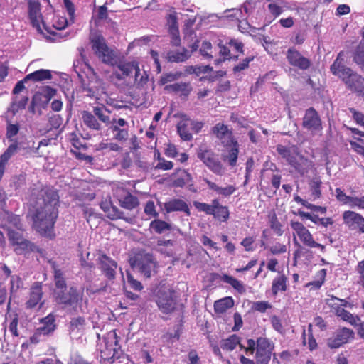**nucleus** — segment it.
<instances>
[{
	"instance_id": "nucleus-29",
	"label": "nucleus",
	"mask_w": 364,
	"mask_h": 364,
	"mask_svg": "<svg viewBox=\"0 0 364 364\" xmlns=\"http://www.w3.org/2000/svg\"><path fill=\"white\" fill-rule=\"evenodd\" d=\"M55 316L53 314H48L41 320L42 326L38 328L44 336H48L55 330L56 325L55 324Z\"/></svg>"
},
{
	"instance_id": "nucleus-51",
	"label": "nucleus",
	"mask_w": 364,
	"mask_h": 364,
	"mask_svg": "<svg viewBox=\"0 0 364 364\" xmlns=\"http://www.w3.org/2000/svg\"><path fill=\"white\" fill-rule=\"evenodd\" d=\"M230 147H231V149L229 150L226 158L228 160L230 166H235L237 164L239 153V144L237 141L236 140L232 142V146Z\"/></svg>"
},
{
	"instance_id": "nucleus-54",
	"label": "nucleus",
	"mask_w": 364,
	"mask_h": 364,
	"mask_svg": "<svg viewBox=\"0 0 364 364\" xmlns=\"http://www.w3.org/2000/svg\"><path fill=\"white\" fill-rule=\"evenodd\" d=\"M193 205L198 211L204 212L207 215L214 214V204L213 203V202L211 203V204H208L205 203L194 201Z\"/></svg>"
},
{
	"instance_id": "nucleus-38",
	"label": "nucleus",
	"mask_w": 364,
	"mask_h": 364,
	"mask_svg": "<svg viewBox=\"0 0 364 364\" xmlns=\"http://www.w3.org/2000/svg\"><path fill=\"white\" fill-rule=\"evenodd\" d=\"M51 77L52 75L50 70L41 69L27 75L24 78V80L27 81L31 80L34 82H39L45 80H49Z\"/></svg>"
},
{
	"instance_id": "nucleus-39",
	"label": "nucleus",
	"mask_w": 364,
	"mask_h": 364,
	"mask_svg": "<svg viewBox=\"0 0 364 364\" xmlns=\"http://www.w3.org/2000/svg\"><path fill=\"white\" fill-rule=\"evenodd\" d=\"M214 204V214L213 215L219 220L226 221L229 218V211L226 206L220 204L218 199L213 200Z\"/></svg>"
},
{
	"instance_id": "nucleus-50",
	"label": "nucleus",
	"mask_w": 364,
	"mask_h": 364,
	"mask_svg": "<svg viewBox=\"0 0 364 364\" xmlns=\"http://www.w3.org/2000/svg\"><path fill=\"white\" fill-rule=\"evenodd\" d=\"M326 269H322L316 274V279L308 283L307 286L310 287L311 289H318L323 285L325 282L326 277Z\"/></svg>"
},
{
	"instance_id": "nucleus-13",
	"label": "nucleus",
	"mask_w": 364,
	"mask_h": 364,
	"mask_svg": "<svg viewBox=\"0 0 364 364\" xmlns=\"http://www.w3.org/2000/svg\"><path fill=\"white\" fill-rule=\"evenodd\" d=\"M97 263L102 272L107 279L112 280L115 278L116 269L117 268L116 261L105 254H100L97 258Z\"/></svg>"
},
{
	"instance_id": "nucleus-55",
	"label": "nucleus",
	"mask_w": 364,
	"mask_h": 364,
	"mask_svg": "<svg viewBox=\"0 0 364 364\" xmlns=\"http://www.w3.org/2000/svg\"><path fill=\"white\" fill-rule=\"evenodd\" d=\"M19 128L20 127L18 124H13L9 123L6 125V136L10 142L14 143V141H17L16 140H15L14 139V137L18 134V133L19 132Z\"/></svg>"
},
{
	"instance_id": "nucleus-4",
	"label": "nucleus",
	"mask_w": 364,
	"mask_h": 364,
	"mask_svg": "<svg viewBox=\"0 0 364 364\" xmlns=\"http://www.w3.org/2000/svg\"><path fill=\"white\" fill-rule=\"evenodd\" d=\"M274 344L267 338L259 337L255 341L253 339L247 341L246 352L253 354L255 352V360L257 364H268L270 359Z\"/></svg>"
},
{
	"instance_id": "nucleus-40",
	"label": "nucleus",
	"mask_w": 364,
	"mask_h": 364,
	"mask_svg": "<svg viewBox=\"0 0 364 364\" xmlns=\"http://www.w3.org/2000/svg\"><path fill=\"white\" fill-rule=\"evenodd\" d=\"M240 338L235 334L231 335L226 339H223L220 341V348L223 350L232 351L236 346L240 344Z\"/></svg>"
},
{
	"instance_id": "nucleus-59",
	"label": "nucleus",
	"mask_w": 364,
	"mask_h": 364,
	"mask_svg": "<svg viewBox=\"0 0 364 364\" xmlns=\"http://www.w3.org/2000/svg\"><path fill=\"white\" fill-rule=\"evenodd\" d=\"M144 213L149 216V218H158L159 213L156 210L155 205L153 200L146 202L144 207Z\"/></svg>"
},
{
	"instance_id": "nucleus-14",
	"label": "nucleus",
	"mask_w": 364,
	"mask_h": 364,
	"mask_svg": "<svg viewBox=\"0 0 364 364\" xmlns=\"http://www.w3.org/2000/svg\"><path fill=\"white\" fill-rule=\"evenodd\" d=\"M302 125L305 129L311 132L321 130V120L318 112L314 108H309L306 111Z\"/></svg>"
},
{
	"instance_id": "nucleus-10",
	"label": "nucleus",
	"mask_w": 364,
	"mask_h": 364,
	"mask_svg": "<svg viewBox=\"0 0 364 364\" xmlns=\"http://www.w3.org/2000/svg\"><path fill=\"white\" fill-rule=\"evenodd\" d=\"M114 196L123 208L131 210L139 205L137 197L131 194L126 188L122 187L116 188Z\"/></svg>"
},
{
	"instance_id": "nucleus-52",
	"label": "nucleus",
	"mask_w": 364,
	"mask_h": 364,
	"mask_svg": "<svg viewBox=\"0 0 364 364\" xmlns=\"http://www.w3.org/2000/svg\"><path fill=\"white\" fill-rule=\"evenodd\" d=\"M294 200L297 202L298 203H301L302 205L305 206L306 208L314 210L316 212H321V213L325 214L327 211V209L326 207L318 206L314 204H311L306 200L302 199L299 196H296L294 197Z\"/></svg>"
},
{
	"instance_id": "nucleus-11",
	"label": "nucleus",
	"mask_w": 364,
	"mask_h": 364,
	"mask_svg": "<svg viewBox=\"0 0 364 364\" xmlns=\"http://www.w3.org/2000/svg\"><path fill=\"white\" fill-rule=\"evenodd\" d=\"M28 16L31 23L33 28L38 32L42 33L41 24L45 27L44 22L43 21L42 14L41 13V4L39 0H28Z\"/></svg>"
},
{
	"instance_id": "nucleus-30",
	"label": "nucleus",
	"mask_w": 364,
	"mask_h": 364,
	"mask_svg": "<svg viewBox=\"0 0 364 364\" xmlns=\"http://www.w3.org/2000/svg\"><path fill=\"white\" fill-rule=\"evenodd\" d=\"M82 119L85 125L89 129L95 131H100L102 129V126L93 112L83 111L82 112Z\"/></svg>"
},
{
	"instance_id": "nucleus-23",
	"label": "nucleus",
	"mask_w": 364,
	"mask_h": 364,
	"mask_svg": "<svg viewBox=\"0 0 364 364\" xmlns=\"http://www.w3.org/2000/svg\"><path fill=\"white\" fill-rule=\"evenodd\" d=\"M191 51L185 48L176 50H169L166 53V59L171 63H183L186 61L191 56Z\"/></svg>"
},
{
	"instance_id": "nucleus-5",
	"label": "nucleus",
	"mask_w": 364,
	"mask_h": 364,
	"mask_svg": "<svg viewBox=\"0 0 364 364\" xmlns=\"http://www.w3.org/2000/svg\"><path fill=\"white\" fill-rule=\"evenodd\" d=\"M90 39L92 50L100 60L112 66L117 64L116 52L107 46L105 39L101 35L92 36Z\"/></svg>"
},
{
	"instance_id": "nucleus-31",
	"label": "nucleus",
	"mask_w": 364,
	"mask_h": 364,
	"mask_svg": "<svg viewBox=\"0 0 364 364\" xmlns=\"http://www.w3.org/2000/svg\"><path fill=\"white\" fill-rule=\"evenodd\" d=\"M288 279L284 274H279L275 277L272 284V292L274 296L277 295L279 291H285L287 289Z\"/></svg>"
},
{
	"instance_id": "nucleus-49",
	"label": "nucleus",
	"mask_w": 364,
	"mask_h": 364,
	"mask_svg": "<svg viewBox=\"0 0 364 364\" xmlns=\"http://www.w3.org/2000/svg\"><path fill=\"white\" fill-rule=\"evenodd\" d=\"M339 314L337 316L341 318L343 321H346L351 324L352 326H356L358 324V322L360 321V318L358 316H354L349 311L344 309L338 310Z\"/></svg>"
},
{
	"instance_id": "nucleus-47",
	"label": "nucleus",
	"mask_w": 364,
	"mask_h": 364,
	"mask_svg": "<svg viewBox=\"0 0 364 364\" xmlns=\"http://www.w3.org/2000/svg\"><path fill=\"white\" fill-rule=\"evenodd\" d=\"M222 280L224 282L231 285L239 293L243 294L245 292V288L242 282L235 279V277L227 274H224L222 277Z\"/></svg>"
},
{
	"instance_id": "nucleus-15",
	"label": "nucleus",
	"mask_w": 364,
	"mask_h": 364,
	"mask_svg": "<svg viewBox=\"0 0 364 364\" xmlns=\"http://www.w3.org/2000/svg\"><path fill=\"white\" fill-rule=\"evenodd\" d=\"M212 132L216 136V137L220 141L221 144L225 147L232 146V142L236 141L233 136L232 130L229 129L228 127L223 124H216L212 128Z\"/></svg>"
},
{
	"instance_id": "nucleus-33",
	"label": "nucleus",
	"mask_w": 364,
	"mask_h": 364,
	"mask_svg": "<svg viewBox=\"0 0 364 364\" xmlns=\"http://www.w3.org/2000/svg\"><path fill=\"white\" fill-rule=\"evenodd\" d=\"M49 262L54 272V279L58 291L68 290V289H67L66 282L63 277L62 271L58 268L55 262L50 261Z\"/></svg>"
},
{
	"instance_id": "nucleus-46",
	"label": "nucleus",
	"mask_w": 364,
	"mask_h": 364,
	"mask_svg": "<svg viewBox=\"0 0 364 364\" xmlns=\"http://www.w3.org/2000/svg\"><path fill=\"white\" fill-rule=\"evenodd\" d=\"M189 122L187 120L181 121L177 124V132L183 141H190L193 136L188 129Z\"/></svg>"
},
{
	"instance_id": "nucleus-27",
	"label": "nucleus",
	"mask_w": 364,
	"mask_h": 364,
	"mask_svg": "<svg viewBox=\"0 0 364 364\" xmlns=\"http://www.w3.org/2000/svg\"><path fill=\"white\" fill-rule=\"evenodd\" d=\"M164 208L167 213L182 211L187 215H191L188 204L181 199H172L164 203Z\"/></svg>"
},
{
	"instance_id": "nucleus-6",
	"label": "nucleus",
	"mask_w": 364,
	"mask_h": 364,
	"mask_svg": "<svg viewBox=\"0 0 364 364\" xmlns=\"http://www.w3.org/2000/svg\"><path fill=\"white\" fill-rule=\"evenodd\" d=\"M8 237L13 246H16L15 251L18 255L31 252H39V248L23 237V230L8 228Z\"/></svg>"
},
{
	"instance_id": "nucleus-57",
	"label": "nucleus",
	"mask_w": 364,
	"mask_h": 364,
	"mask_svg": "<svg viewBox=\"0 0 364 364\" xmlns=\"http://www.w3.org/2000/svg\"><path fill=\"white\" fill-rule=\"evenodd\" d=\"M269 223L271 228L278 235L280 236L283 234V230H282V225L280 222L278 220L275 213H273L272 215H269Z\"/></svg>"
},
{
	"instance_id": "nucleus-16",
	"label": "nucleus",
	"mask_w": 364,
	"mask_h": 364,
	"mask_svg": "<svg viewBox=\"0 0 364 364\" xmlns=\"http://www.w3.org/2000/svg\"><path fill=\"white\" fill-rule=\"evenodd\" d=\"M290 225L303 245L313 248L316 241L310 231L301 223L298 221H291Z\"/></svg>"
},
{
	"instance_id": "nucleus-8",
	"label": "nucleus",
	"mask_w": 364,
	"mask_h": 364,
	"mask_svg": "<svg viewBox=\"0 0 364 364\" xmlns=\"http://www.w3.org/2000/svg\"><path fill=\"white\" fill-rule=\"evenodd\" d=\"M353 338V331L343 327L336 331L332 336L327 339V346L331 349L338 348Z\"/></svg>"
},
{
	"instance_id": "nucleus-18",
	"label": "nucleus",
	"mask_w": 364,
	"mask_h": 364,
	"mask_svg": "<svg viewBox=\"0 0 364 364\" xmlns=\"http://www.w3.org/2000/svg\"><path fill=\"white\" fill-rule=\"evenodd\" d=\"M156 267V262L151 254H144L137 260V267L144 277L149 278L151 276Z\"/></svg>"
},
{
	"instance_id": "nucleus-22",
	"label": "nucleus",
	"mask_w": 364,
	"mask_h": 364,
	"mask_svg": "<svg viewBox=\"0 0 364 364\" xmlns=\"http://www.w3.org/2000/svg\"><path fill=\"white\" fill-rule=\"evenodd\" d=\"M277 151L286 159L289 165H292L297 156L299 155L298 149L295 146L287 147L281 144L277 146Z\"/></svg>"
},
{
	"instance_id": "nucleus-17",
	"label": "nucleus",
	"mask_w": 364,
	"mask_h": 364,
	"mask_svg": "<svg viewBox=\"0 0 364 364\" xmlns=\"http://www.w3.org/2000/svg\"><path fill=\"white\" fill-rule=\"evenodd\" d=\"M343 219L350 229H358L361 233H364V218L360 214L347 210L343 213Z\"/></svg>"
},
{
	"instance_id": "nucleus-24",
	"label": "nucleus",
	"mask_w": 364,
	"mask_h": 364,
	"mask_svg": "<svg viewBox=\"0 0 364 364\" xmlns=\"http://www.w3.org/2000/svg\"><path fill=\"white\" fill-rule=\"evenodd\" d=\"M43 296L42 286L36 282L31 288L28 300L26 303V308H34L41 300Z\"/></svg>"
},
{
	"instance_id": "nucleus-28",
	"label": "nucleus",
	"mask_w": 364,
	"mask_h": 364,
	"mask_svg": "<svg viewBox=\"0 0 364 364\" xmlns=\"http://www.w3.org/2000/svg\"><path fill=\"white\" fill-rule=\"evenodd\" d=\"M325 304L331 309V311L338 316L339 314L338 310H342L343 307H346L348 302L344 299L328 295V297L325 299Z\"/></svg>"
},
{
	"instance_id": "nucleus-12",
	"label": "nucleus",
	"mask_w": 364,
	"mask_h": 364,
	"mask_svg": "<svg viewBox=\"0 0 364 364\" xmlns=\"http://www.w3.org/2000/svg\"><path fill=\"white\" fill-rule=\"evenodd\" d=\"M287 59L289 63L301 70H306L311 66V60L303 56L299 51L294 48H290L287 52Z\"/></svg>"
},
{
	"instance_id": "nucleus-34",
	"label": "nucleus",
	"mask_w": 364,
	"mask_h": 364,
	"mask_svg": "<svg viewBox=\"0 0 364 364\" xmlns=\"http://www.w3.org/2000/svg\"><path fill=\"white\" fill-rule=\"evenodd\" d=\"M92 112L100 122L105 124L107 126L111 124L112 122L109 116L111 112L105 106L94 107Z\"/></svg>"
},
{
	"instance_id": "nucleus-44",
	"label": "nucleus",
	"mask_w": 364,
	"mask_h": 364,
	"mask_svg": "<svg viewBox=\"0 0 364 364\" xmlns=\"http://www.w3.org/2000/svg\"><path fill=\"white\" fill-rule=\"evenodd\" d=\"M166 90H172L174 92H181L183 95L187 96L191 91V87L189 83L177 82L166 86Z\"/></svg>"
},
{
	"instance_id": "nucleus-63",
	"label": "nucleus",
	"mask_w": 364,
	"mask_h": 364,
	"mask_svg": "<svg viewBox=\"0 0 364 364\" xmlns=\"http://www.w3.org/2000/svg\"><path fill=\"white\" fill-rule=\"evenodd\" d=\"M187 364H200V358L195 350H191L187 355Z\"/></svg>"
},
{
	"instance_id": "nucleus-1",
	"label": "nucleus",
	"mask_w": 364,
	"mask_h": 364,
	"mask_svg": "<svg viewBox=\"0 0 364 364\" xmlns=\"http://www.w3.org/2000/svg\"><path fill=\"white\" fill-rule=\"evenodd\" d=\"M58 196L55 191L48 188L40 191L33 215V228L41 235L51 236L54 224L58 215Z\"/></svg>"
},
{
	"instance_id": "nucleus-7",
	"label": "nucleus",
	"mask_w": 364,
	"mask_h": 364,
	"mask_svg": "<svg viewBox=\"0 0 364 364\" xmlns=\"http://www.w3.org/2000/svg\"><path fill=\"white\" fill-rule=\"evenodd\" d=\"M197 157L215 174L223 176L225 168L218 158L217 154L210 149L200 148Z\"/></svg>"
},
{
	"instance_id": "nucleus-62",
	"label": "nucleus",
	"mask_w": 364,
	"mask_h": 364,
	"mask_svg": "<svg viewBox=\"0 0 364 364\" xmlns=\"http://www.w3.org/2000/svg\"><path fill=\"white\" fill-rule=\"evenodd\" d=\"M335 193L336 199L343 204H348L350 201L352 197L347 196L341 188H336Z\"/></svg>"
},
{
	"instance_id": "nucleus-9",
	"label": "nucleus",
	"mask_w": 364,
	"mask_h": 364,
	"mask_svg": "<svg viewBox=\"0 0 364 364\" xmlns=\"http://www.w3.org/2000/svg\"><path fill=\"white\" fill-rule=\"evenodd\" d=\"M156 304L163 314H171L176 307V301L170 290H160L157 294Z\"/></svg>"
},
{
	"instance_id": "nucleus-41",
	"label": "nucleus",
	"mask_w": 364,
	"mask_h": 364,
	"mask_svg": "<svg viewBox=\"0 0 364 364\" xmlns=\"http://www.w3.org/2000/svg\"><path fill=\"white\" fill-rule=\"evenodd\" d=\"M353 60L359 65L361 70L364 72V26L363 40L355 50L353 55Z\"/></svg>"
},
{
	"instance_id": "nucleus-2",
	"label": "nucleus",
	"mask_w": 364,
	"mask_h": 364,
	"mask_svg": "<svg viewBox=\"0 0 364 364\" xmlns=\"http://www.w3.org/2000/svg\"><path fill=\"white\" fill-rule=\"evenodd\" d=\"M340 53L331 65V72L338 77L350 91L357 93L364 99V77L346 67Z\"/></svg>"
},
{
	"instance_id": "nucleus-61",
	"label": "nucleus",
	"mask_w": 364,
	"mask_h": 364,
	"mask_svg": "<svg viewBox=\"0 0 364 364\" xmlns=\"http://www.w3.org/2000/svg\"><path fill=\"white\" fill-rule=\"evenodd\" d=\"M200 54L206 58H212V45L208 41L203 42L200 48Z\"/></svg>"
},
{
	"instance_id": "nucleus-64",
	"label": "nucleus",
	"mask_w": 364,
	"mask_h": 364,
	"mask_svg": "<svg viewBox=\"0 0 364 364\" xmlns=\"http://www.w3.org/2000/svg\"><path fill=\"white\" fill-rule=\"evenodd\" d=\"M348 205L351 208L358 207L360 209H364V196L360 198L352 197Z\"/></svg>"
},
{
	"instance_id": "nucleus-56",
	"label": "nucleus",
	"mask_w": 364,
	"mask_h": 364,
	"mask_svg": "<svg viewBox=\"0 0 364 364\" xmlns=\"http://www.w3.org/2000/svg\"><path fill=\"white\" fill-rule=\"evenodd\" d=\"M28 101V97H23L18 101H15L11 104V111L14 114L18 112L19 110L25 109Z\"/></svg>"
},
{
	"instance_id": "nucleus-45",
	"label": "nucleus",
	"mask_w": 364,
	"mask_h": 364,
	"mask_svg": "<svg viewBox=\"0 0 364 364\" xmlns=\"http://www.w3.org/2000/svg\"><path fill=\"white\" fill-rule=\"evenodd\" d=\"M86 320L83 316L73 317L69 323L70 332H80L85 328Z\"/></svg>"
},
{
	"instance_id": "nucleus-53",
	"label": "nucleus",
	"mask_w": 364,
	"mask_h": 364,
	"mask_svg": "<svg viewBox=\"0 0 364 364\" xmlns=\"http://www.w3.org/2000/svg\"><path fill=\"white\" fill-rule=\"evenodd\" d=\"M192 181V177L189 173L183 171L180 177L175 179L173 185L175 187L182 188L185 185L188 184Z\"/></svg>"
},
{
	"instance_id": "nucleus-60",
	"label": "nucleus",
	"mask_w": 364,
	"mask_h": 364,
	"mask_svg": "<svg viewBox=\"0 0 364 364\" xmlns=\"http://www.w3.org/2000/svg\"><path fill=\"white\" fill-rule=\"evenodd\" d=\"M181 75V73H166L164 74L162 76H161L160 78V84L161 85H165L169 82H173L178 79Z\"/></svg>"
},
{
	"instance_id": "nucleus-20",
	"label": "nucleus",
	"mask_w": 364,
	"mask_h": 364,
	"mask_svg": "<svg viewBox=\"0 0 364 364\" xmlns=\"http://www.w3.org/2000/svg\"><path fill=\"white\" fill-rule=\"evenodd\" d=\"M100 206L101 209L107 213V216L114 220L117 219H124L128 221V219L124 217V213L119 210L117 207L112 205L109 199L101 201Z\"/></svg>"
},
{
	"instance_id": "nucleus-25",
	"label": "nucleus",
	"mask_w": 364,
	"mask_h": 364,
	"mask_svg": "<svg viewBox=\"0 0 364 364\" xmlns=\"http://www.w3.org/2000/svg\"><path fill=\"white\" fill-rule=\"evenodd\" d=\"M114 65H117V68L121 71V73H116L117 77L122 80L129 76L133 72H135L139 64L135 61H117Z\"/></svg>"
},
{
	"instance_id": "nucleus-3",
	"label": "nucleus",
	"mask_w": 364,
	"mask_h": 364,
	"mask_svg": "<svg viewBox=\"0 0 364 364\" xmlns=\"http://www.w3.org/2000/svg\"><path fill=\"white\" fill-rule=\"evenodd\" d=\"M56 301L71 314L83 313V304H87V299L84 300L83 289L73 286L70 287L66 291H57Z\"/></svg>"
},
{
	"instance_id": "nucleus-36",
	"label": "nucleus",
	"mask_w": 364,
	"mask_h": 364,
	"mask_svg": "<svg viewBox=\"0 0 364 364\" xmlns=\"http://www.w3.org/2000/svg\"><path fill=\"white\" fill-rule=\"evenodd\" d=\"M149 229L156 234H163L171 230V225L166 221L154 219L149 224Z\"/></svg>"
},
{
	"instance_id": "nucleus-21",
	"label": "nucleus",
	"mask_w": 364,
	"mask_h": 364,
	"mask_svg": "<svg viewBox=\"0 0 364 364\" xmlns=\"http://www.w3.org/2000/svg\"><path fill=\"white\" fill-rule=\"evenodd\" d=\"M79 51L80 55L82 58L83 52L85 51L83 48H79ZM73 70L76 73L77 77L80 80H83L85 75H87L89 73H94L93 69L90 67V65L84 61V59L82 60H76L73 63Z\"/></svg>"
},
{
	"instance_id": "nucleus-58",
	"label": "nucleus",
	"mask_w": 364,
	"mask_h": 364,
	"mask_svg": "<svg viewBox=\"0 0 364 364\" xmlns=\"http://www.w3.org/2000/svg\"><path fill=\"white\" fill-rule=\"evenodd\" d=\"M272 308L271 304L268 301H259L252 304V309L261 313H264L267 309Z\"/></svg>"
},
{
	"instance_id": "nucleus-37",
	"label": "nucleus",
	"mask_w": 364,
	"mask_h": 364,
	"mask_svg": "<svg viewBox=\"0 0 364 364\" xmlns=\"http://www.w3.org/2000/svg\"><path fill=\"white\" fill-rule=\"evenodd\" d=\"M109 130L113 133V138L119 141H124L129 137V128L109 124Z\"/></svg>"
},
{
	"instance_id": "nucleus-19",
	"label": "nucleus",
	"mask_w": 364,
	"mask_h": 364,
	"mask_svg": "<svg viewBox=\"0 0 364 364\" xmlns=\"http://www.w3.org/2000/svg\"><path fill=\"white\" fill-rule=\"evenodd\" d=\"M104 340L106 349L109 352L107 356H110L112 358H118L119 357V350H120V346L119 344V337L116 331H112L107 333Z\"/></svg>"
},
{
	"instance_id": "nucleus-35",
	"label": "nucleus",
	"mask_w": 364,
	"mask_h": 364,
	"mask_svg": "<svg viewBox=\"0 0 364 364\" xmlns=\"http://www.w3.org/2000/svg\"><path fill=\"white\" fill-rule=\"evenodd\" d=\"M234 306V300L228 296L215 301L214 310L216 313L223 314Z\"/></svg>"
},
{
	"instance_id": "nucleus-43",
	"label": "nucleus",
	"mask_w": 364,
	"mask_h": 364,
	"mask_svg": "<svg viewBox=\"0 0 364 364\" xmlns=\"http://www.w3.org/2000/svg\"><path fill=\"white\" fill-rule=\"evenodd\" d=\"M149 81V75L145 70L138 66L134 72V85L138 88H143Z\"/></svg>"
},
{
	"instance_id": "nucleus-42",
	"label": "nucleus",
	"mask_w": 364,
	"mask_h": 364,
	"mask_svg": "<svg viewBox=\"0 0 364 364\" xmlns=\"http://www.w3.org/2000/svg\"><path fill=\"white\" fill-rule=\"evenodd\" d=\"M18 149V141L11 142L6 151L1 155L0 164L6 166L9 160L17 152Z\"/></svg>"
},
{
	"instance_id": "nucleus-32",
	"label": "nucleus",
	"mask_w": 364,
	"mask_h": 364,
	"mask_svg": "<svg viewBox=\"0 0 364 364\" xmlns=\"http://www.w3.org/2000/svg\"><path fill=\"white\" fill-rule=\"evenodd\" d=\"M203 180L210 190L214 191L218 195H221L225 197L230 196L236 191V188L232 185H229L226 187H220L216 183L207 178H204Z\"/></svg>"
},
{
	"instance_id": "nucleus-48",
	"label": "nucleus",
	"mask_w": 364,
	"mask_h": 364,
	"mask_svg": "<svg viewBox=\"0 0 364 364\" xmlns=\"http://www.w3.org/2000/svg\"><path fill=\"white\" fill-rule=\"evenodd\" d=\"M321 183L322 182L318 177L313 178L309 182L311 194L314 200L320 198L321 196Z\"/></svg>"
},
{
	"instance_id": "nucleus-26",
	"label": "nucleus",
	"mask_w": 364,
	"mask_h": 364,
	"mask_svg": "<svg viewBox=\"0 0 364 364\" xmlns=\"http://www.w3.org/2000/svg\"><path fill=\"white\" fill-rule=\"evenodd\" d=\"M301 175L304 176L313 168L314 164L311 160L299 154L291 165Z\"/></svg>"
}]
</instances>
